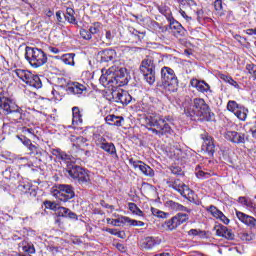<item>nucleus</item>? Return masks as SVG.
<instances>
[{"label": "nucleus", "mask_w": 256, "mask_h": 256, "mask_svg": "<svg viewBox=\"0 0 256 256\" xmlns=\"http://www.w3.org/2000/svg\"><path fill=\"white\" fill-rule=\"evenodd\" d=\"M103 87H123L129 83L127 79V69L119 68L118 70H109L102 74L99 79Z\"/></svg>", "instance_id": "obj_1"}, {"label": "nucleus", "mask_w": 256, "mask_h": 256, "mask_svg": "<svg viewBox=\"0 0 256 256\" xmlns=\"http://www.w3.org/2000/svg\"><path fill=\"white\" fill-rule=\"evenodd\" d=\"M184 113L187 117L193 119V117H209L211 109L202 98H195L192 105L184 103Z\"/></svg>", "instance_id": "obj_2"}, {"label": "nucleus", "mask_w": 256, "mask_h": 256, "mask_svg": "<svg viewBox=\"0 0 256 256\" xmlns=\"http://www.w3.org/2000/svg\"><path fill=\"white\" fill-rule=\"evenodd\" d=\"M25 57L28 63L31 65V67H34V69L43 67V65L47 63V54H45V52L39 48L27 46Z\"/></svg>", "instance_id": "obj_3"}, {"label": "nucleus", "mask_w": 256, "mask_h": 256, "mask_svg": "<svg viewBox=\"0 0 256 256\" xmlns=\"http://www.w3.org/2000/svg\"><path fill=\"white\" fill-rule=\"evenodd\" d=\"M161 81L164 89L170 91V93H175L177 87H179V80L175 75V70L170 67L164 66L161 69Z\"/></svg>", "instance_id": "obj_4"}, {"label": "nucleus", "mask_w": 256, "mask_h": 256, "mask_svg": "<svg viewBox=\"0 0 256 256\" xmlns=\"http://www.w3.org/2000/svg\"><path fill=\"white\" fill-rule=\"evenodd\" d=\"M52 197H55L57 201L61 203H67V201L75 197V189L69 184H57L51 189Z\"/></svg>", "instance_id": "obj_5"}, {"label": "nucleus", "mask_w": 256, "mask_h": 256, "mask_svg": "<svg viewBox=\"0 0 256 256\" xmlns=\"http://www.w3.org/2000/svg\"><path fill=\"white\" fill-rule=\"evenodd\" d=\"M15 75L29 85V87H33L34 89H41L43 87V83L41 82V78L37 75L31 73L29 70L25 69H16L14 70Z\"/></svg>", "instance_id": "obj_6"}, {"label": "nucleus", "mask_w": 256, "mask_h": 256, "mask_svg": "<svg viewBox=\"0 0 256 256\" xmlns=\"http://www.w3.org/2000/svg\"><path fill=\"white\" fill-rule=\"evenodd\" d=\"M140 109L146 115L145 121L147 127H151V125H158L157 121H161V115L157 114L155 111L153 102H142Z\"/></svg>", "instance_id": "obj_7"}, {"label": "nucleus", "mask_w": 256, "mask_h": 256, "mask_svg": "<svg viewBox=\"0 0 256 256\" xmlns=\"http://www.w3.org/2000/svg\"><path fill=\"white\" fill-rule=\"evenodd\" d=\"M168 187L177 191L182 197L188 199V201H193L195 199V192L179 179L168 182Z\"/></svg>", "instance_id": "obj_8"}, {"label": "nucleus", "mask_w": 256, "mask_h": 256, "mask_svg": "<svg viewBox=\"0 0 256 256\" xmlns=\"http://www.w3.org/2000/svg\"><path fill=\"white\" fill-rule=\"evenodd\" d=\"M67 173L69 177H71L72 179H77L79 183H82L83 185L90 183L91 181V176L89 175V172L80 166H68Z\"/></svg>", "instance_id": "obj_9"}, {"label": "nucleus", "mask_w": 256, "mask_h": 256, "mask_svg": "<svg viewBox=\"0 0 256 256\" xmlns=\"http://www.w3.org/2000/svg\"><path fill=\"white\" fill-rule=\"evenodd\" d=\"M4 115H10V119L15 123H21L23 119V109L15 103V101L11 100L10 104L7 103L4 106Z\"/></svg>", "instance_id": "obj_10"}, {"label": "nucleus", "mask_w": 256, "mask_h": 256, "mask_svg": "<svg viewBox=\"0 0 256 256\" xmlns=\"http://www.w3.org/2000/svg\"><path fill=\"white\" fill-rule=\"evenodd\" d=\"M227 109L230 113H233L237 119L240 121H245L247 119V114L249 110L245 106L237 103L235 100H230L227 103Z\"/></svg>", "instance_id": "obj_11"}, {"label": "nucleus", "mask_w": 256, "mask_h": 256, "mask_svg": "<svg viewBox=\"0 0 256 256\" xmlns=\"http://www.w3.org/2000/svg\"><path fill=\"white\" fill-rule=\"evenodd\" d=\"M156 124H151L150 127H156V129H160L163 135H173L174 131L173 128H171V125H173V117L171 116H160V120H157Z\"/></svg>", "instance_id": "obj_12"}, {"label": "nucleus", "mask_w": 256, "mask_h": 256, "mask_svg": "<svg viewBox=\"0 0 256 256\" xmlns=\"http://www.w3.org/2000/svg\"><path fill=\"white\" fill-rule=\"evenodd\" d=\"M189 221V214L178 213L173 216L170 220H167L163 227L167 231H173L179 227V225H183V223H187Z\"/></svg>", "instance_id": "obj_13"}, {"label": "nucleus", "mask_w": 256, "mask_h": 256, "mask_svg": "<svg viewBox=\"0 0 256 256\" xmlns=\"http://www.w3.org/2000/svg\"><path fill=\"white\" fill-rule=\"evenodd\" d=\"M224 137L227 141L235 145H243L247 141V135L237 131L226 130Z\"/></svg>", "instance_id": "obj_14"}, {"label": "nucleus", "mask_w": 256, "mask_h": 256, "mask_svg": "<svg viewBox=\"0 0 256 256\" xmlns=\"http://www.w3.org/2000/svg\"><path fill=\"white\" fill-rule=\"evenodd\" d=\"M129 163L134 167V169H139V171H141V173L146 177H155V171L151 166L145 164L143 161L130 158Z\"/></svg>", "instance_id": "obj_15"}, {"label": "nucleus", "mask_w": 256, "mask_h": 256, "mask_svg": "<svg viewBox=\"0 0 256 256\" xmlns=\"http://www.w3.org/2000/svg\"><path fill=\"white\" fill-rule=\"evenodd\" d=\"M200 137L203 140L202 150L208 153V155L213 156L215 153V142L213 137H211L207 132H203Z\"/></svg>", "instance_id": "obj_16"}, {"label": "nucleus", "mask_w": 256, "mask_h": 256, "mask_svg": "<svg viewBox=\"0 0 256 256\" xmlns=\"http://www.w3.org/2000/svg\"><path fill=\"white\" fill-rule=\"evenodd\" d=\"M112 98L115 101V103H121V105H129L131 101L133 100V97H131V94L125 90H118L112 92Z\"/></svg>", "instance_id": "obj_17"}, {"label": "nucleus", "mask_w": 256, "mask_h": 256, "mask_svg": "<svg viewBox=\"0 0 256 256\" xmlns=\"http://www.w3.org/2000/svg\"><path fill=\"white\" fill-rule=\"evenodd\" d=\"M96 145L106 153H109V155H117V148H115V144L107 142V139L103 138V136L96 140Z\"/></svg>", "instance_id": "obj_18"}, {"label": "nucleus", "mask_w": 256, "mask_h": 256, "mask_svg": "<svg viewBox=\"0 0 256 256\" xmlns=\"http://www.w3.org/2000/svg\"><path fill=\"white\" fill-rule=\"evenodd\" d=\"M98 57L100 59V63H111L115 61V57H117V52L111 48L104 49L98 52Z\"/></svg>", "instance_id": "obj_19"}, {"label": "nucleus", "mask_w": 256, "mask_h": 256, "mask_svg": "<svg viewBox=\"0 0 256 256\" xmlns=\"http://www.w3.org/2000/svg\"><path fill=\"white\" fill-rule=\"evenodd\" d=\"M191 87L199 91V93H211V86L207 84V82L203 80H199L197 78H193L190 81Z\"/></svg>", "instance_id": "obj_20"}, {"label": "nucleus", "mask_w": 256, "mask_h": 256, "mask_svg": "<svg viewBox=\"0 0 256 256\" xmlns=\"http://www.w3.org/2000/svg\"><path fill=\"white\" fill-rule=\"evenodd\" d=\"M141 73H149L155 71V58L153 56H147L141 63Z\"/></svg>", "instance_id": "obj_21"}, {"label": "nucleus", "mask_w": 256, "mask_h": 256, "mask_svg": "<svg viewBox=\"0 0 256 256\" xmlns=\"http://www.w3.org/2000/svg\"><path fill=\"white\" fill-rule=\"evenodd\" d=\"M216 235L218 237H223L224 239H228V241H233V239H235V234L233 233V230L223 225H220L217 227Z\"/></svg>", "instance_id": "obj_22"}, {"label": "nucleus", "mask_w": 256, "mask_h": 256, "mask_svg": "<svg viewBox=\"0 0 256 256\" xmlns=\"http://www.w3.org/2000/svg\"><path fill=\"white\" fill-rule=\"evenodd\" d=\"M236 216L241 223H244V225H247L248 227H256V219L253 216H249L243 212L236 211Z\"/></svg>", "instance_id": "obj_23"}, {"label": "nucleus", "mask_w": 256, "mask_h": 256, "mask_svg": "<svg viewBox=\"0 0 256 256\" xmlns=\"http://www.w3.org/2000/svg\"><path fill=\"white\" fill-rule=\"evenodd\" d=\"M79 125H83V113L79 107L75 106L72 108V126L76 129Z\"/></svg>", "instance_id": "obj_24"}, {"label": "nucleus", "mask_w": 256, "mask_h": 256, "mask_svg": "<svg viewBox=\"0 0 256 256\" xmlns=\"http://www.w3.org/2000/svg\"><path fill=\"white\" fill-rule=\"evenodd\" d=\"M156 245H161V239L153 236H148L142 240L141 247L143 249H153Z\"/></svg>", "instance_id": "obj_25"}, {"label": "nucleus", "mask_w": 256, "mask_h": 256, "mask_svg": "<svg viewBox=\"0 0 256 256\" xmlns=\"http://www.w3.org/2000/svg\"><path fill=\"white\" fill-rule=\"evenodd\" d=\"M123 121H125V118H123V116H115L112 114L105 117V122L107 123V125L114 127H122Z\"/></svg>", "instance_id": "obj_26"}, {"label": "nucleus", "mask_w": 256, "mask_h": 256, "mask_svg": "<svg viewBox=\"0 0 256 256\" xmlns=\"http://www.w3.org/2000/svg\"><path fill=\"white\" fill-rule=\"evenodd\" d=\"M67 91L73 95H83V92L87 91V87H85L83 84H80L79 82H74L68 86Z\"/></svg>", "instance_id": "obj_27"}, {"label": "nucleus", "mask_w": 256, "mask_h": 256, "mask_svg": "<svg viewBox=\"0 0 256 256\" xmlns=\"http://www.w3.org/2000/svg\"><path fill=\"white\" fill-rule=\"evenodd\" d=\"M166 207H168V209H171V211H183L184 213H191V209L173 200L167 201Z\"/></svg>", "instance_id": "obj_28"}, {"label": "nucleus", "mask_w": 256, "mask_h": 256, "mask_svg": "<svg viewBox=\"0 0 256 256\" xmlns=\"http://www.w3.org/2000/svg\"><path fill=\"white\" fill-rule=\"evenodd\" d=\"M26 147L29 151L28 155H31L32 157H41V155H43V149H41L39 145H34L31 143V141Z\"/></svg>", "instance_id": "obj_29"}, {"label": "nucleus", "mask_w": 256, "mask_h": 256, "mask_svg": "<svg viewBox=\"0 0 256 256\" xmlns=\"http://www.w3.org/2000/svg\"><path fill=\"white\" fill-rule=\"evenodd\" d=\"M170 29H172V31H177L179 35H185V28L183 25L173 18L170 19Z\"/></svg>", "instance_id": "obj_30"}, {"label": "nucleus", "mask_w": 256, "mask_h": 256, "mask_svg": "<svg viewBox=\"0 0 256 256\" xmlns=\"http://www.w3.org/2000/svg\"><path fill=\"white\" fill-rule=\"evenodd\" d=\"M125 221H127V216H121L118 219H106V223L108 225H113V227H121V225H125Z\"/></svg>", "instance_id": "obj_31"}, {"label": "nucleus", "mask_w": 256, "mask_h": 256, "mask_svg": "<svg viewBox=\"0 0 256 256\" xmlns=\"http://www.w3.org/2000/svg\"><path fill=\"white\" fill-rule=\"evenodd\" d=\"M63 16L68 23L76 25L77 19L75 18V10H73V8H67L66 13L63 14Z\"/></svg>", "instance_id": "obj_32"}, {"label": "nucleus", "mask_w": 256, "mask_h": 256, "mask_svg": "<svg viewBox=\"0 0 256 256\" xmlns=\"http://www.w3.org/2000/svg\"><path fill=\"white\" fill-rule=\"evenodd\" d=\"M21 133L22 135H24L25 137H29L30 139H37V129L35 128L22 127Z\"/></svg>", "instance_id": "obj_33"}, {"label": "nucleus", "mask_w": 256, "mask_h": 256, "mask_svg": "<svg viewBox=\"0 0 256 256\" xmlns=\"http://www.w3.org/2000/svg\"><path fill=\"white\" fill-rule=\"evenodd\" d=\"M61 61L65 63V65L75 66V53L63 54L60 57Z\"/></svg>", "instance_id": "obj_34"}, {"label": "nucleus", "mask_w": 256, "mask_h": 256, "mask_svg": "<svg viewBox=\"0 0 256 256\" xmlns=\"http://www.w3.org/2000/svg\"><path fill=\"white\" fill-rule=\"evenodd\" d=\"M20 247H22V251L28 253V255H33V253H35V246L31 242L23 241L20 244Z\"/></svg>", "instance_id": "obj_35"}, {"label": "nucleus", "mask_w": 256, "mask_h": 256, "mask_svg": "<svg viewBox=\"0 0 256 256\" xmlns=\"http://www.w3.org/2000/svg\"><path fill=\"white\" fill-rule=\"evenodd\" d=\"M206 211H208V213L215 219H220L221 215H223V212L213 205L207 207Z\"/></svg>", "instance_id": "obj_36"}, {"label": "nucleus", "mask_w": 256, "mask_h": 256, "mask_svg": "<svg viewBox=\"0 0 256 256\" xmlns=\"http://www.w3.org/2000/svg\"><path fill=\"white\" fill-rule=\"evenodd\" d=\"M219 77L222 81H225V83H229V85H232V87H235V89H239V84L233 79V77L225 74H220Z\"/></svg>", "instance_id": "obj_37"}, {"label": "nucleus", "mask_w": 256, "mask_h": 256, "mask_svg": "<svg viewBox=\"0 0 256 256\" xmlns=\"http://www.w3.org/2000/svg\"><path fill=\"white\" fill-rule=\"evenodd\" d=\"M128 209L134 214V215H138V217H143V211L141 209H139V207L137 206V204L130 202L128 203Z\"/></svg>", "instance_id": "obj_38"}, {"label": "nucleus", "mask_w": 256, "mask_h": 256, "mask_svg": "<svg viewBox=\"0 0 256 256\" xmlns=\"http://www.w3.org/2000/svg\"><path fill=\"white\" fill-rule=\"evenodd\" d=\"M142 75L149 85H153L155 83V70L150 72H142Z\"/></svg>", "instance_id": "obj_39"}, {"label": "nucleus", "mask_w": 256, "mask_h": 256, "mask_svg": "<svg viewBox=\"0 0 256 256\" xmlns=\"http://www.w3.org/2000/svg\"><path fill=\"white\" fill-rule=\"evenodd\" d=\"M151 213L154 217H158L159 219H167L169 217V213L161 211L157 208H151Z\"/></svg>", "instance_id": "obj_40"}, {"label": "nucleus", "mask_w": 256, "mask_h": 256, "mask_svg": "<svg viewBox=\"0 0 256 256\" xmlns=\"http://www.w3.org/2000/svg\"><path fill=\"white\" fill-rule=\"evenodd\" d=\"M125 223H129L132 227H145V222L139 220H133L126 216Z\"/></svg>", "instance_id": "obj_41"}, {"label": "nucleus", "mask_w": 256, "mask_h": 256, "mask_svg": "<svg viewBox=\"0 0 256 256\" xmlns=\"http://www.w3.org/2000/svg\"><path fill=\"white\" fill-rule=\"evenodd\" d=\"M91 35H97L99 31H101V23L95 22L92 26L89 27V30Z\"/></svg>", "instance_id": "obj_42"}, {"label": "nucleus", "mask_w": 256, "mask_h": 256, "mask_svg": "<svg viewBox=\"0 0 256 256\" xmlns=\"http://www.w3.org/2000/svg\"><path fill=\"white\" fill-rule=\"evenodd\" d=\"M195 173L198 179H209V177H211V173L205 172L203 170H199L197 168Z\"/></svg>", "instance_id": "obj_43"}, {"label": "nucleus", "mask_w": 256, "mask_h": 256, "mask_svg": "<svg viewBox=\"0 0 256 256\" xmlns=\"http://www.w3.org/2000/svg\"><path fill=\"white\" fill-rule=\"evenodd\" d=\"M11 99L7 97H3L0 95V111H3L5 113V105L8 103V105L11 103Z\"/></svg>", "instance_id": "obj_44"}, {"label": "nucleus", "mask_w": 256, "mask_h": 256, "mask_svg": "<svg viewBox=\"0 0 256 256\" xmlns=\"http://www.w3.org/2000/svg\"><path fill=\"white\" fill-rule=\"evenodd\" d=\"M80 36L82 37V39H85L86 41H89L93 37L89 30H86V29H83V28L80 29Z\"/></svg>", "instance_id": "obj_45"}, {"label": "nucleus", "mask_w": 256, "mask_h": 256, "mask_svg": "<svg viewBox=\"0 0 256 256\" xmlns=\"http://www.w3.org/2000/svg\"><path fill=\"white\" fill-rule=\"evenodd\" d=\"M87 141V139L83 138V137H78L76 138V144H73L74 147H77V149H81V147H85V144Z\"/></svg>", "instance_id": "obj_46"}, {"label": "nucleus", "mask_w": 256, "mask_h": 256, "mask_svg": "<svg viewBox=\"0 0 256 256\" xmlns=\"http://www.w3.org/2000/svg\"><path fill=\"white\" fill-rule=\"evenodd\" d=\"M44 205L46 209H51L52 211H57V209H59V204L56 202L46 201Z\"/></svg>", "instance_id": "obj_47"}, {"label": "nucleus", "mask_w": 256, "mask_h": 256, "mask_svg": "<svg viewBox=\"0 0 256 256\" xmlns=\"http://www.w3.org/2000/svg\"><path fill=\"white\" fill-rule=\"evenodd\" d=\"M56 211H57V214H58L59 217H67V215L69 213V209L66 208V207H59L58 206V209Z\"/></svg>", "instance_id": "obj_48"}, {"label": "nucleus", "mask_w": 256, "mask_h": 256, "mask_svg": "<svg viewBox=\"0 0 256 256\" xmlns=\"http://www.w3.org/2000/svg\"><path fill=\"white\" fill-rule=\"evenodd\" d=\"M16 137L25 147H27V145H29V142L31 141V139L27 138V136L23 134L17 135Z\"/></svg>", "instance_id": "obj_49"}, {"label": "nucleus", "mask_w": 256, "mask_h": 256, "mask_svg": "<svg viewBox=\"0 0 256 256\" xmlns=\"http://www.w3.org/2000/svg\"><path fill=\"white\" fill-rule=\"evenodd\" d=\"M57 153H58L60 159H62V161H65L66 163H69V161H71V156L68 155L67 153L59 152L58 150H57Z\"/></svg>", "instance_id": "obj_50"}, {"label": "nucleus", "mask_w": 256, "mask_h": 256, "mask_svg": "<svg viewBox=\"0 0 256 256\" xmlns=\"http://www.w3.org/2000/svg\"><path fill=\"white\" fill-rule=\"evenodd\" d=\"M238 203H241V205H245V207H248V209H249V205H251L252 201L245 197H239Z\"/></svg>", "instance_id": "obj_51"}, {"label": "nucleus", "mask_w": 256, "mask_h": 256, "mask_svg": "<svg viewBox=\"0 0 256 256\" xmlns=\"http://www.w3.org/2000/svg\"><path fill=\"white\" fill-rule=\"evenodd\" d=\"M155 126H149L148 131H151L154 135H157L158 137H163V133L161 132V129L153 128Z\"/></svg>", "instance_id": "obj_52"}, {"label": "nucleus", "mask_w": 256, "mask_h": 256, "mask_svg": "<svg viewBox=\"0 0 256 256\" xmlns=\"http://www.w3.org/2000/svg\"><path fill=\"white\" fill-rule=\"evenodd\" d=\"M114 37L115 36L113 35V33H111V31H106L105 39H106L108 45H111V41H113Z\"/></svg>", "instance_id": "obj_53"}, {"label": "nucleus", "mask_w": 256, "mask_h": 256, "mask_svg": "<svg viewBox=\"0 0 256 256\" xmlns=\"http://www.w3.org/2000/svg\"><path fill=\"white\" fill-rule=\"evenodd\" d=\"M214 8L216 11H221L223 9V0H215Z\"/></svg>", "instance_id": "obj_54"}, {"label": "nucleus", "mask_w": 256, "mask_h": 256, "mask_svg": "<svg viewBox=\"0 0 256 256\" xmlns=\"http://www.w3.org/2000/svg\"><path fill=\"white\" fill-rule=\"evenodd\" d=\"M48 251H50V253H52L54 256L59 255V247L49 246Z\"/></svg>", "instance_id": "obj_55"}, {"label": "nucleus", "mask_w": 256, "mask_h": 256, "mask_svg": "<svg viewBox=\"0 0 256 256\" xmlns=\"http://www.w3.org/2000/svg\"><path fill=\"white\" fill-rule=\"evenodd\" d=\"M218 220L224 223V225H229L230 223L229 218H227V216H225L223 213L221 214L220 218H218Z\"/></svg>", "instance_id": "obj_56"}, {"label": "nucleus", "mask_w": 256, "mask_h": 256, "mask_svg": "<svg viewBox=\"0 0 256 256\" xmlns=\"http://www.w3.org/2000/svg\"><path fill=\"white\" fill-rule=\"evenodd\" d=\"M204 13H205V12L203 11V9H198V10H196L197 21H198L199 23H201V19H203Z\"/></svg>", "instance_id": "obj_57"}, {"label": "nucleus", "mask_w": 256, "mask_h": 256, "mask_svg": "<svg viewBox=\"0 0 256 256\" xmlns=\"http://www.w3.org/2000/svg\"><path fill=\"white\" fill-rule=\"evenodd\" d=\"M246 69L250 75H253V71L256 70V66L254 64H247Z\"/></svg>", "instance_id": "obj_58"}, {"label": "nucleus", "mask_w": 256, "mask_h": 256, "mask_svg": "<svg viewBox=\"0 0 256 256\" xmlns=\"http://www.w3.org/2000/svg\"><path fill=\"white\" fill-rule=\"evenodd\" d=\"M56 19L58 23H63V11L59 10L56 12Z\"/></svg>", "instance_id": "obj_59"}, {"label": "nucleus", "mask_w": 256, "mask_h": 256, "mask_svg": "<svg viewBox=\"0 0 256 256\" xmlns=\"http://www.w3.org/2000/svg\"><path fill=\"white\" fill-rule=\"evenodd\" d=\"M179 13L187 22L192 20V18L190 16H188L187 13L183 9H180Z\"/></svg>", "instance_id": "obj_60"}, {"label": "nucleus", "mask_w": 256, "mask_h": 256, "mask_svg": "<svg viewBox=\"0 0 256 256\" xmlns=\"http://www.w3.org/2000/svg\"><path fill=\"white\" fill-rule=\"evenodd\" d=\"M250 211H252V213H254V215H256V202L255 201H252L250 204H249V208Z\"/></svg>", "instance_id": "obj_61"}, {"label": "nucleus", "mask_w": 256, "mask_h": 256, "mask_svg": "<svg viewBox=\"0 0 256 256\" xmlns=\"http://www.w3.org/2000/svg\"><path fill=\"white\" fill-rule=\"evenodd\" d=\"M48 50L50 51V53H53L54 55H57L61 52V50H59V48H56V47H53V46H50L48 48Z\"/></svg>", "instance_id": "obj_62"}, {"label": "nucleus", "mask_w": 256, "mask_h": 256, "mask_svg": "<svg viewBox=\"0 0 256 256\" xmlns=\"http://www.w3.org/2000/svg\"><path fill=\"white\" fill-rule=\"evenodd\" d=\"M66 217H68V219H77V214H75V212L71 210H68V214Z\"/></svg>", "instance_id": "obj_63"}, {"label": "nucleus", "mask_w": 256, "mask_h": 256, "mask_svg": "<svg viewBox=\"0 0 256 256\" xmlns=\"http://www.w3.org/2000/svg\"><path fill=\"white\" fill-rule=\"evenodd\" d=\"M171 172L173 173V175H181V168L179 167H173L171 169Z\"/></svg>", "instance_id": "obj_64"}]
</instances>
